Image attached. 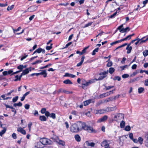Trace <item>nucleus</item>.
I'll list each match as a JSON object with an SVG mask.
<instances>
[{"label":"nucleus","instance_id":"f257e3e1","mask_svg":"<svg viewBox=\"0 0 148 148\" xmlns=\"http://www.w3.org/2000/svg\"><path fill=\"white\" fill-rule=\"evenodd\" d=\"M80 131L83 130L90 133H96V130L86 124V123L81 121H79Z\"/></svg>","mask_w":148,"mask_h":148},{"label":"nucleus","instance_id":"f03ea898","mask_svg":"<svg viewBox=\"0 0 148 148\" xmlns=\"http://www.w3.org/2000/svg\"><path fill=\"white\" fill-rule=\"evenodd\" d=\"M79 122L73 124L71 127L70 130L73 133H77L80 131Z\"/></svg>","mask_w":148,"mask_h":148},{"label":"nucleus","instance_id":"7ed1b4c3","mask_svg":"<svg viewBox=\"0 0 148 148\" xmlns=\"http://www.w3.org/2000/svg\"><path fill=\"white\" fill-rule=\"evenodd\" d=\"M40 142L42 144L44 145H50L53 143V142L52 141L45 138L41 139Z\"/></svg>","mask_w":148,"mask_h":148},{"label":"nucleus","instance_id":"20e7f679","mask_svg":"<svg viewBox=\"0 0 148 148\" xmlns=\"http://www.w3.org/2000/svg\"><path fill=\"white\" fill-rule=\"evenodd\" d=\"M123 25L122 24L118 27L117 29L119 30L120 32L122 33L125 32L127 31H129L130 30L129 27H127L125 28H123Z\"/></svg>","mask_w":148,"mask_h":148},{"label":"nucleus","instance_id":"39448f33","mask_svg":"<svg viewBox=\"0 0 148 148\" xmlns=\"http://www.w3.org/2000/svg\"><path fill=\"white\" fill-rule=\"evenodd\" d=\"M108 70H107V71H104L102 73H100L99 75H103V76H101L99 77L98 79V80H100L103 79L104 78L106 77V75L108 74Z\"/></svg>","mask_w":148,"mask_h":148},{"label":"nucleus","instance_id":"423d86ee","mask_svg":"<svg viewBox=\"0 0 148 148\" xmlns=\"http://www.w3.org/2000/svg\"><path fill=\"white\" fill-rule=\"evenodd\" d=\"M145 38V37L142 38L141 39H139L137 40V41L135 42V44L137 45L138 43H139L140 44H141L143 42H145L146 41L148 40V37L146 38L145 40H143V39Z\"/></svg>","mask_w":148,"mask_h":148},{"label":"nucleus","instance_id":"0eeeda50","mask_svg":"<svg viewBox=\"0 0 148 148\" xmlns=\"http://www.w3.org/2000/svg\"><path fill=\"white\" fill-rule=\"evenodd\" d=\"M41 71L39 73H38V74H36L37 75H42L44 77H46L47 75V73L46 72V70H40L38 71Z\"/></svg>","mask_w":148,"mask_h":148},{"label":"nucleus","instance_id":"6e6552de","mask_svg":"<svg viewBox=\"0 0 148 148\" xmlns=\"http://www.w3.org/2000/svg\"><path fill=\"white\" fill-rule=\"evenodd\" d=\"M108 118V116L107 115H104L103 117H101V118L99 119L97 121L98 123H100L102 122H104L107 120Z\"/></svg>","mask_w":148,"mask_h":148},{"label":"nucleus","instance_id":"1a4fd4ad","mask_svg":"<svg viewBox=\"0 0 148 148\" xmlns=\"http://www.w3.org/2000/svg\"><path fill=\"white\" fill-rule=\"evenodd\" d=\"M117 109L116 106L113 107H108L106 108V112H108L110 111H112L115 110Z\"/></svg>","mask_w":148,"mask_h":148},{"label":"nucleus","instance_id":"9d476101","mask_svg":"<svg viewBox=\"0 0 148 148\" xmlns=\"http://www.w3.org/2000/svg\"><path fill=\"white\" fill-rule=\"evenodd\" d=\"M37 6H36V5H33L29 7L28 8L27 10H29V11L31 12L36 10L37 9Z\"/></svg>","mask_w":148,"mask_h":148},{"label":"nucleus","instance_id":"9b49d317","mask_svg":"<svg viewBox=\"0 0 148 148\" xmlns=\"http://www.w3.org/2000/svg\"><path fill=\"white\" fill-rule=\"evenodd\" d=\"M17 131L25 135L26 134V131L21 127H20L18 128Z\"/></svg>","mask_w":148,"mask_h":148},{"label":"nucleus","instance_id":"f8f14e48","mask_svg":"<svg viewBox=\"0 0 148 148\" xmlns=\"http://www.w3.org/2000/svg\"><path fill=\"white\" fill-rule=\"evenodd\" d=\"M82 84L83 85V86H82V87L83 88H84V87L86 86H87L88 85H89L88 82H86L84 79H83L82 80Z\"/></svg>","mask_w":148,"mask_h":148},{"label":"nucleus","instance_id":"ddd939ff","mask_svg":"<svg viewBox=\"0 0 148 148\" xmlns=\"http://www.w3.org/2000/svg\"><path fill=\"white\" fill-rule=\"evenodd\" d=\"M108 140H105L101 143V147H105L108 145H109V144L108 143Z\"/></svg>","mask_w":148,"mask_h":148},{"label":"nucleus","instance_id":"4468645a","mask_svg":"<svg viewBox=\"0 0 148 148\" xmlns=\"http://www.w3.org/2000/svg\"><path fill=\"white\" fill-rule=\"evenodd\" d=\"M110 94L109 92H107L100 95L99 97L100 98H103L105 97H106Z\"/></svg>","mask_w":148,"mask_h":148},{"label":"nucleus","instance_id":"2eb2a0df","mask_svg":"<svg viewBox=\"0 0 148 148\" xmlns=\"http://www.w3.org/2000/svg\"><path fill=\"white\" fill-rule=\"evenodd\" d=\"M63 82L64 83L66 84H72L73 83L69 79H67L66 80H64Z\"/></svg>","mask_w":148,"mask_h":148},{"label":"nucleus","instance_id":"dca6fc26","mask_svg":"<svg viewBox=\"0 0 148 148\" xmlns=\"http://www.w3.org/2000/svg\"><path fill=\"white\" fill-rule=\"evenodd\" d=\"M4 105L6 107V108H9L12 109V110L11 111L12 112H14V111L16 110L15 108H14V107L12 106H10L9 105H8L5 104Z\"/></svg>","mask_w":148,"mask_h":148},{"label":"nucleus","instance_id":"f3484780","mask_svg":"<svg viewBox=\"0 0 148 148\" xmlns=\"http://www.w3.org/2000/svg\"><path fill=\"white\" fill-rule=\"evenodd\" d=\"M74 137L75 140L79 142L81 140L80 137L78 134H77L75 135Z\"/></svg>","mask_w":148,"mask_h":148},{"label":"nucleus","instance_id":"a211bd4d","mask_svg":"<svg viewBox=\"0 0 148 148\" xmlns=\"http://www.w3.org/2000/svg\"><path fill=\"white\" fill-rule=\"evenodd\" d=\"M92 101V100L89 99L84 101V105L85 106H86L90 103Z\"/></svg>","mask_w":148,"mask_h":148},{"label":"nucleus","instance_id":"6ab92c4d","mask_svg":"<svg viewBox=\"0 0 148 148\" xmlns=\"http://www.w3.org/2000/svg\"><path fill=\"white\" fill-rule=\"evenodd\" d=\"M106 109L102 110H100L97 111V113L99 114H102L106 112Z\"/></svg>","mask_w":148,"mask_h":148},{"label":"nucleus","instance_id":"aec40b11","mask_svg":"<svg viewBox=\"0 0 148 148\" xmlns=\"http://www.w3.org/2000/svg\"><path fill=\"white\" fill-rule=\"evenodd\" d=\"M39 119L41 121H46L47 120V118L44 116H40Z\"/></svg>","mask_w":148,"mask_h":148},{"label":"nucleus","instance_id":"412c9836","mask_svg":"<svg viewBox=\"0 0 148 148\" xmlns=\"http://www.w3.org/2000/svg\"><path fill=\"white\" fill-rule=\"evenodd\" d=\"M29 71H31V70H29V69L27 68L26 69L24 70L23 71L22 73L24 75H25L26 74H28L29 73Z\"/></svg>","mask_w":148,"mask_h":148},{"label":"nucleus","instance_id":"4be33fe9","mask_svg":"<svg viewBox=\"0 0 148 148\" xmlns=\"http://www.w3.org/2000/svg\"><path fill=\"white\" fill-rule=\"evenodd\" d=\"M132 48V47L131 46L130 47H128V46L127 47L126 49L127 50V54H129L130 53Z\"/></svg>","mask_w":148,"mask_h":148},{"label":"nucleus","instance_id":"5701e85b","mask_svg":"<svg viewBox=\"0 0 148 148\" xmlns=\"http://www.w3.org/2000/svg\"><path fill=\"white\" fill-rule=\"evenodd\" d=\"M6 130V128H4V129H3V130L0 132V136H2L3 135L5 132Z\"/></svg>","mask_w":148,"mask_h":148},{"label":"nucleus","instance_id":"b1692460","mask_svg":"<svg viewBox=\"0 0 148 148\" xmlns=\"http://www.w3.org/2000/svg\"><path fill=\"white\" fill-rule=\"evenodd\" d=\"M89 46L85 47L82 51L81 52L80 55H82L83 54L85 53L86 51V50L88 48Z\"/></svg>","mask_w":148,"mask_h":148},{"label":"nucleus","instance_id":"393cba45","mask_svg":"<svg viewBox=\"0 0 148 148\" xmlns=\"http://www.w3.org/2000/svg\"><path fill=\"white\" fill-rule=\"evenodd\" d=\"M86 143L87 144V145L92 147H94L95 145V143L93 142L89 143L86 142Z\"/></svg>","mask_w":148,"mask_h":148},{"label":"nucleus","instance_id":"a878e982","mask_svg":"<svg viewBox=\"0 0 148 148\" xmlns=\"http://www.w3.org/2000/svg\"><path fill=\"white\" fill-rule=\"evenodd\" d=\"M42 62V60H37L36 61H35V62L32 63V64L34 65H35L36 64H38L39 63H40Z\"/></svg>","mask_w":148,"mask_h":148},{"label":"nucleus","instance_id":"bb28decb","mask_svg":"<svg viewBox=\"0 0 148 148\" xmlns=\"http://www.w3.org/2000/svg\"><path fill=\"white\" fill-rule=\"evenodd\" d=\"M22 106V103H21L20 102H19L18 103H15L13 104V106L16 107L17 106H18L19 107H21Z\"/></svg>","mask_w":148,"mask_h":148},{"label":"nucleus","instance_id":"cd10ccee","mask_svg":"<svg viewBox=\"0 0 148 148\" xmlns=\"http://www.w3.org/2000/svg\"><path fill=\"white\" fill-rule=\"evenodd\" d=\"M144 90V89L143 87L139 88L138 89V91L139 93L140 94Z\"/></svg>","mask_w":148,"mask_h":148},{"label":"nucleus","instance_id":"c85d7f7f","mask_svg":"<svg viewBox=\"0 0 148 148\" xmlns=\"http://www.w3.org/2000/svg\"><path fill=\"white\" fill-rule=\"evenodd\" d=\"M125 122L122 121L120 123V126L121 128H123L125 126Z\"/></svg>","mask_w":148,"mask_h":148},{"label":"nucleus","instance_id":"c756f323","mask_svg":"<svg viewBox=\"0 0 148 148\" xmlns=\"http://www.w3.org/2000/svg\"><path fill=\"white\" fill-rule=\"evenodd\" d=\"M17 91L16 89L15 90H12L10 91L8 93L6 94L5 95L6 96H10L11 95V93L13 92H16Z\"/></svg>","mask_w":148,"mask_h":148},{"label":"nucleus","instance_id":"7c9ffc66","mask_svg":"<svg viewBox=\"0 0 148 148\" xmlns=\"http://www.w3.org/2000/svg\"><path fill=\"white\" fill-rule=\"evenodd\" d=\"M114 71L115 69L111 67L109 69V72L111 74L113 73L114 72Z\"/></svg>","mask_w":148,"mask_h":148},{"label":"nucleus","instance_id":"2f4dec72","mask_svg":"<svg viewBox=\"0 0 148 148\" xmlns=\"http://www.w3.org/2000/svg\"><path fill=\"white\" fill-rule=\"evenodd\" d=\"M127 45V43H124V44L122 45H121V46H120L118 47H117V48H116L115 49V50H116L117 49H119L120 48H121L122 47H124Z\"/></svg>","mask_w":148,"mask_h":148},{"label":"nucleus","instance_id":"473e14b6","mask_svg":"<svg viewBox=\"0 0 148 148\" xmlns=\"http://www.w3.org/2000/svg\"><path fill=\"white\" fill-rule=\"evenodd\" d=\"M113 80H117L118 81H120L121 80V78L120 77L116 76H115L113 79Z\"/></svg>","mask_w":148,"mask_h":148},{"label":"nucleus","instance_id":"72a5a7b5","mask_svg":"<svg viewBox=\"0 0 148 148\" xmlns=\"http://www.w3.org/2000/svg\"><path fill=\"white\" fill-rule=\"evenodd\" d=\"M143 54L145 57H146L148 55V50H145L143 52Z\"/></svg>","mask_w":148,"mask_h":148},{"label":"nucleus","instance_id":"f704fd0d","mask_svg":"<svg viewBox=\"0 0 148 148\" xmlns=\"http://www.w3.org/2000/svg\"><path fill=\"white\" fill-rule=\"evenodd\" d=\"M23 65H20L17 66V68L18 69L20 70V71L21 72L22 71L23 69Z\"/></svg>","mask_w":148,"mask_h":148},{"label":"nucleus","instance_id":"c9c22d12","mask_svg":"<svg viewBox=\"0 0 148 148\" xmlns=\"http://www.w3.org/2000/svg\"><path fill=\"white\" fill-rule=\"evenodd\" d=\"M62 92L66 94H72L73 92L71 91H69L65 90H62Z\"/></svg>","mask_w":148,"mask_h":148},{"label":"nucleus","instance_id":"e433bc0d","mask_svg":"<svg viewBox=\"0 0 148 148\" xmlns=\"http://www.w3.org/2000/svg\"><path fill=\"white\" fill-rule=\"evenodd\" d=\"M50 117L52 118L53 119H55L56 118V114L54 113H51L50 114V116H49Z\"/></svg>","mask_w":148,"mask_h":148},{"label":"nucleus","instance_id":"4c0bfd02","mask_svg":"<svg viewBox=\"0 0 148 148\" xmlns=\"http://www.w3.org/2000/svg\"><path fill=\"white\" fill-rule=\"evenodd\" d=\"M126 131H128L130 130L131 127L130 126H126L124 129Z\"/></svg>","mask_w":148,"mask_h":148},{"label":"nucleus","instance_id":"58836bf2","mask_svg":"<svg viewBox=\"0 0 148 148\" xmlns=\"http://www.w3.org/2000/svg\"><path fill=\"white\" fill-rule=\"evenodd\" d=\"M14 6L13 5H11L10 6H8L7 8V10L8 11H9L10 10H12L14 8Z\"/></svg>","mask_w":148,"mask_h":148},{"label":"nucleus","instance_id":"ea45409f","mask_svg":"<svg viewBox=\"0 0 148 148\" xmlns=\"http://www.w3.org/2000/svg\"><path fill=\"white\" fill-rule=\"evenodd\" d=\"M99 49V48H97L95 49L92 51V55H95L96 53V52H97L98 51V50Z\"/></svg>","mask_w":148,"mask_h":148},{"label":"nucleus","instance_id":"a19ab883","mask_svg":"<svg viewBox=\"0 0 148 148\" xmlns=\"http://www.w3.org/2000/svg\"><path fill=\"white\" fill-rule=\"evenodd\" d=\"M18 96H16L15 97H14L12 99V102L13 103H15L16 102L18 99Z\"/></svg>","mask_w":148,"mask_h":148},{"label":"nucleus","instance_id":"79ce46f5","mask_svg":"<svg viewBox=\"0 0 148 148\" xmlns=\"http://www.w3.org/2000/svg\"><path fill=\"white\" fill-rule=\"evenodd\" d=\"M138 141L140 144H143V140L142 138L141 137H139L138 138Z\"/></svg>","mask_w":148,"mask_h":148},{"label":"nucleus","instance_id":"37998d69","mask_svg":"<svg viewBox=\"0 0 148 148\" xmlns=\"http://www.w3.org/2000/svg\"><path fill=\"white\" fill-rule=\"evenodd\" d=\"M58 143L60 145H61L62 146H64L65 145V142L62 140H59Z\"/></svg>","mask_w":148,"mask_h":148},{"label":"nucleus","instance_id":"c03bdc74","mask_svg":"<svg viewBox=\"0 0 148 148\" xmlns=\"http://www.w3.org/2000/svg\"><path fill=\"white\" fill-rule=\"evenodd\" d=\"M46 109L45 108H43L41 109V110L40 111L41 113L42 114H44L45 113V112L47 111H46Z\"/></svg>","mask_w":148,"mask_h":148},{"label":"nucleus","instance_id":"a18cd8bd","mask_svg":"<svg viewBox=\"0 0 148 148\" xmlns=\"http://www.w3.org/2000/svg\"><path fill=\"white\" fill-rule=\"evenodd\" d=\"M112 62L111 61H110L107 63L106 65L108 67H110L112 66Z\"/></svg>","mask_w":148,"mask_h":148},{"label":"nucleus","instance_id":"49530a36","mask_svg":"<svg viewBox=\"0 0 148 148\" xmlns=\"http://www.w3.org/2000/svg\"><path fill=\"white\" fill-rule=\"evenodd\" d=\"M129 77V75L127 74H124L122 75V77L123 78H126Z\"/></svg>","mask_w":148,"mask_h":148},{"label":"nucleus","instance_id":"de8ad7c7","mask_svg":"<svg viewBox=\"0 0 148 148\" xmlns=\"http://www.w3.org/2000/svg\"><path fill=\"white\" fill-rule=\"evenodd\" d=\"M52 44H51L50 46H47L46 48V49L48 50H50L52 48Z\"/></svg>","mask_w":148,"mask_h":148},{"label":"nucleus","instance_id":"09e8293b","mask_svg":"<svg viewBox=\"0 0 148 148\" xmlns=\"http://www.w3.org/2000/svg\"><path fill=\"white\" fill-rule=\"evenodd\" d=\"M42 49L41 48L38 49L36 50L37 53H40L42 51Z\"/></svg>","mask_w":148,"mask_h":148},{"label":"nucleus","instance_id":"8fccbe9b","mask_svg":"<svg viewBox=\"0 0 148 148\" xmlns=\"http://www.w3.org/2000/svg\"><path fill=\"white\" fill-rule=\"evenodd\" d=\"M92 22H90V23H88L87 24H86L84 26V27H87L89 26H90L92 23Z\"/></svg>","mask_w":148,"mask_h":148},{"label":"nucleus","instance_id":"3c124183","mask_svg":"<svg viewBox=\"0 0 148 148\" xmlns=\"http://www.w3.org/2000/svg\"><path fill=\"white\" fill-rule=\"evenodd\" d=\"M88 84L89 85L92 83L95 82L94 79H92L89 80L88 82Z\"/></svg>","mask_w":148,"mask_h":148},{"label":"nucleus","instance_id":"603ef678","mask_svg":"<svg viewBox=\"0 0 148 148\" xmlns=\"http://www.w3.org/2000/svg\"><path fill=\"white\" fill-rule=\"evenodd\" d=\"M51 138L54 141H55L57 140L58 139V138L57 136H55L53 137H52Z\"/></svg>","mask_w":148,"mask_h":148},{"label":"nucleus","instance_id":"864d4df0","mask_svg":"<svg viewBox=\"0 0 148 148\" xmlns=\"http://www.w3.org/2000/svg\"><path fill=\"white\" fill-rule=\"evenodd\" d=\"M117 14V12H116L114 13L113 14H112L110 16V18H114Z\"/></svg>","mask_w":148,"mask_h":148},{"label":"nucleus","instance_id":"5fc2aeb1","mask_svg":"<svg viewBox=\"0 0 148 148\" xmlns=\"http://www.w3.org/2000/svg\"><path fill=\"white\" fill-rule=\"evenodd\" d=\"M50 114V112L48 111H47L45 113V115L48 118Z\"/></svg>","mask_w":148,"mask_h":148},{"label":"nucleus","instance_id":"6e6d98bb","mask_svg":"<svg viewBox=\"0 0 148 148\" xmlns=\"http://www.w3.org/2000/svg\"><path fill=\"white\" fill-rule=\"evenodd\" d=\"M124 116V115L123 114L119 113L118 114V117H120L121 118H122L123 119Z\"/></svg>","mask_w":148,"mask_h":148},{"label":"nucleus","instance_id":"4d7b16f0","mask_svg":"<svg viewBox=\"0 0 148 148\" xmlns=\"http://www.w3.org/2000/svg\"><path fill=\"white\" fill-rule=\"evenodd\" d=\"M21 27H19L16 29H13L14 31V33H15L16 32L19 31L21 29Z\"/></svg>","mask_w":148,"mask_h":148},{"label":"nucleus","instance_id":"13d9d810","mask_svg":"<svg viewBox=\"0 0 148 148\" xmlns=\"http://www.w3.org/2000/svg\"><path fill=\"white\" fill-rule=\"evenodd\" d=\"M127 67V65H125L124 66H121L120 67V68L122 70H123L125 68H126Z\"/></svg>","mask_w":148,"mask_h":148},{"label":"nucleus","instance_id":"bf43d9fd","mask_svg":"<svg viewBox=\"0 0 148 148\" xmlns=\"http://www.w3.org/2000/svg\"><path fill=\"white\" fill-rule=\"evenodd\" d=\"M71 44H72L71 42H69L66 45V46L63 49L66 48H67L68 46H70Z\"/></svg>","mask_w":148,"mask_h":148},{"label":"nucleus","instance_id":"052dcab7","mask_svg":"<svg viewBox=\"0 0 148 148\" xmlns=\"http://www.w3.org/2000/svg\"><path fill=\"white\" fill-rule=\"evenodd\" d=\"M12 136L14 139H16L17 138L16 134L15 133H13L12 134Z\"/></svg>","mask_w":148,"mask_h":148},{"label":"nucleus","instance_id":"680f3d73","mask_svg":"<svg viewBox=\"0 0 148 148\" xmlns=\"http://www.w3.org/2000/svg\"><path fill=\"white\" fill-rule=\"evenodd\" d=\"M114 87V86H109L108 87H107L106 86H105V87L106 88V90H108L110 89L111 88H112Z\"/></svg>","mask_w":148,"mask_h":148},{"label":"nucleus","instance_id":"e2e57ef3","mask_svg":"<svg viewBox=\"0 0 148 148\" xmlns=\"http://www.w3.org/2000/svg\"><path fill=\"white\" fill-rule=\"evenodd\" d=\"M129 138L131 140L133 139V134L132 133H130L129 134Z\"/></svg>","mask_w":148,"mask_h":148},{"label":"nucleus","instance_id":"0e129e2a","mask_svg":"<svg viewBox=\"0 0 148 148\" xmlns=\"http://www.w3.org/2000/svg\"><path fill=\"white\" fill-rule=\"evenodd\" d=\"M24 107H25V108L27 110V109H28L29 108V107H30V106L29 104H26L25 105Z\"/></svg>","mask_w":148,"mask_h":148},{"label":"nucleus","instance_id":"69168bd1","mask_svg":"<svg viewBox=\"0 0 148 148\" xmlns=\"http://www.w3.org/2000/svg\"><path fill=\"white\" fill-rule=\"evenodd\" d=\"M35 112L34 113V114L35 116H38V112L37 110H35L34 111Z\"/></svg>","mask_w":148,"mask_h":148},{"label":"nucleus","instance_id":"338daca9","mask_svg":"<svg viewBox=\"0 0 148 148\" xmlns=\"http://www.w3.org/2000/svg\"><path fill=\"white\" fill-rule=\"evenodd\" d=\"M137 65L136 64L133 65L132 66V68L133 69H135L137 67Z\"/></svg>","mask_w":148,"mask_h":148},{"label":"nucleus","instance_id":"774afa93","mask_svg":"<svg viewBox=\"0 0 148 148\" xmlns=\"http://www.w3.org/2000/svg\"><path fill=\"white\" fill-rule=\"evenodd\" d=\"M145 85L148 86V79H146L145 81Z\"/></svg>","mask_w":148,"mask_h":148}]
</instances>
